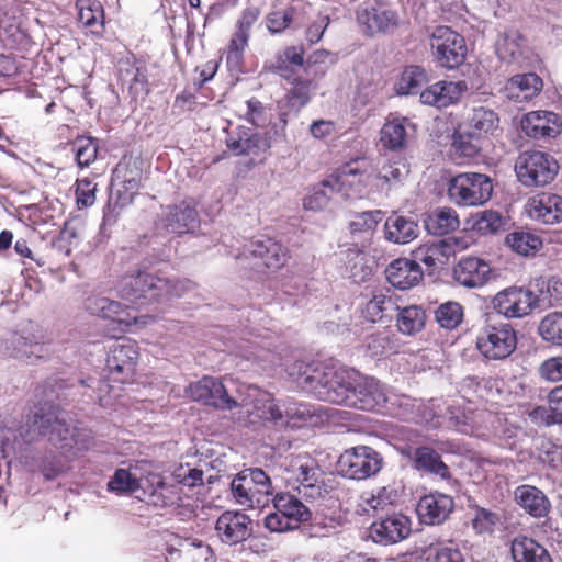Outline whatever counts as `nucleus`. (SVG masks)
Returning <instances> with one entry per match:
<instances>
[{"instance_id": "obj_1", "label": "nucleus", "mask_w": 562, "mask_h": 562, "mask_svg": "<svg viewBox=\"0 0 562 562\" xmlns=\"http://www.w3.org/2000/svg\"><path fill=\"white\" fill-rule=\"evenodd\" d=\"M355 371L337 370L319 362L295 361L289 370L293 382L316 398L349 407Z\"/></svg>"}, {"instance_id": "obj_2", "label": "nucleus", "mask_w": 562, "mask_h": 562, "mask_svg": "<svg viewBox=\"0 0 562 562\" xmlns=\"http://www.w3.org/2000/svg\"><path fill=\"white\" fill-rule=\"evenodd\" d=\"M304 54L303 46H286L276 56L272 65V71L291 86L284 98L278 102L279 120L283 127L286 126L290 115H297L310 103L316 88L313 79L299 75L304 66Z\"/></svg>"}, {"instance_id": "obj_3", "label": "nucleus", "mask_w": 562, "mask_h": 562, "mask_svg": "<svg viewBox=\"0 0 562 562\" xmlns=\"http://www.w3.org/2000/svg\"><path fill=\"white\" fill-rule=\"evenodd\" d=\"M138 360L139 346L137 341L130 338L119 339L109 347L104 379L95 380L89 378L88 380H80V384L94 387L97 383L95 400L101 406H108L110 404L108 395L113 387L110 383L126 384L134 381Z\"/></svg>"}, {"instance_id": "obj_4", "label": "nucleus", "mask_w": 562, "mask_h": 562, "mask_svg": "<svg viewBox=\"0 0 562 562\" xmlns=\"http://www.w3.org/2000/svg\"><path fill=\"white\" fill-rule=\"evenodd\" d=\"M61 409L53 404L41 407L32 417L31 428L37 436H47L48 441L63 453L87 451L93 437L90 430L70 427L60 417Z\"/></svg>"}, {"instance_id": "obj_5", "label": "nucleus", "mask_w": 562, "mask_h": 562, "mask_svg": "<svg viewBox=\"0 0 562 562\" xmlns=\"http://www.w3.org/2000/svg\"><path fill=\"white\" fill-rule=\"evenodd\" d=\"M108 488L117 493H137V498L155 507L173 505L178 499L176 487L165 483L158 472L148 471L136 476L130 470L117 469L108 483Z\"/></svg>"}, {"instance_id": "obj_6", "label": "nucleus", "mask_w": 562, "mask_h": 562, "mask_svg": "<svg viewBox=\"0 0 562 562\" xmlns=\"http://www.w3.org/2000/svg\"><path fill=\"white\" fill-rule=\"evenodd\" d=\"M322 471L317 461L308 453L290 454L281 463V476L285 484L306 498L322 495Z\"/></svg>"}, {"instance_id": "obj_7", "label": "nucleus", "mask_w": 562, "mask_h": 562, "mask_svg": "<svg viewBox=\"0 0 562 562\" xmlns=\"http://www.w3.org/2000/svg\"><path fill=\"white\" fill-rule=\"evenodd\" d=\"M517 347V334L513 325L487 318L475 337V348L488 361L507 359Z\"/></svg>"}, {"instance_id": "obj_8", "label": "nucleus", "mask_w": 562, "mask_h": 562, "mask_svg": "<svg viewBox=\"0 0 562 562\" xmlns=\"http://www.w3.org/2000/svg\"><path fill=\"white\" fill-rule=\"evenodd\" d=\"M518 181L527 187H544L551 183L559 172L558 161L540 150H526L519 154L515 162Z\"/></svg>"}, {"instance_id": "obj_9", "label": "nucleus", "mask_w": 562, "mask_h": 562, "mask_svg": "<svg viewBox=\"0 0 562 562\" xmlns=\"http://www.w3.org/2000/svg\"><path fill=\"white\" fill-rule=\"evenodd\" d=\"M492 180L484 173H458L448 183V196L451 202L459 206L482 205L492 198Z\"/></svg>"}, {"instance_id": "obj_10", "label": "nucleus", "mask_w": 562, "mask_h": 562, "mask_svg": "<svg viewBox=\"0 0 562 562\" xmlns=\"http://www.w3.org/2000/svg\"><path fill=\"white\" fill-rule=\"evenodd\" d=\"M429 46L434 60L442 68L457 69L465 61V40L450 26L434 27L429 36Z\"/></svg>"}, {"instance_id": "obj_11", "label": "nucleus", "mask_w": 562, "mask_h": 562, "mask_svg": "<svg viewBox=\"0 0 562 562\" xmlns=\"http://www.w3.org/2000/svg\"><path fill=\"white\" fill-rule=\"evenodd\" d=\"M274 512L265 518V526L272 532H284L300 527L311 518L310 509L294 495L278 493L273 498Z\"/></svg>"}, {"instance_id": "obj_12", "label": "nucleus", "mask_w": 562, "mask_h": 562, "mask_svg": "<svg viewBox=\"0 0 562 562\" xmlns=\"http://www.w3.org/2000/svg\"><path fill=\"white\" fill-rule=\"evenodd\" d=\"M383 458L369 446H356L345 450L337 462L338 471L352 480L375 475L382 468Z\"/></svg>"}, {"instance_id": "obj_13", "label": "nucleus", "mask_w": 562, "mask_h": 562, "mask_svg": "<svg viewBox=\"0 0 562 562\" xmlns=\"http://www.w3.org/2000/svg\"><path fill=\"white\" fill-rule=\"evenodd\" d=\"M117 291L122 299L136 303L139 299H158L168 291V281L151 273L139 271L121 278Z\"/></svg>"}, {"instance_id": "obj_14", "label": "nucleus", "mask_w": 562, "mask_h": 562, "mask_svg": "<svg viewBox=\"0 0 562 562\" xmlns=\"http://www.w3.org/2000/svg\"><path fill=\"white\" fill-rule=\"evenodd\" d=\"M492 303L494 310L508 319L522 318L537 310L529 286H508L499 291Z\"/></svg>"}, {"instance_id": "obj_15", "label": "nucleus", "mask_w": 562, "mask_h": 562, "mask_svg": "<svg viewBox=\"0 0 562 562\" xmlns=\"http://www.w3.org/2000/svg\"><path fill=\"white\" fill-rule=\"evenodd\" d=\"M325 186H334L337 191L345 194L374 193L372 175L359 167L358 161L345 164L335 173L326 178Z\"/></svg>"}, {"instance_id": "obj_16", "label": "nucleus", "mask_w": 562, "mask_h": 562, "mask_svg": "<svg viewBox=\"0 0 562 562\" xmlns=\"http://www.w3.org/2000/svg\"><path fill=\"white\" fill-rule=\"evenodd\" d=\"M246 254V257L254 260L255 265L272 271L284 267L290 257L289 249L269 236H260L250 240Z\"/></svg>"}, {"instance_id": "obj_17", "label": "nucleus", "mask_w": 562, "mask_h": 562, "mask_svg": "<svg viewBox=\"0 0 562 562\" xmlns=\"http://www.w3.org/2000/svg\"><path fill=\"white\" fill-rule=\"evenodd\" d=\"M187 394L195 402L220 409L231 411L238 406L237 401L228 395L223 382L213 376L205 375L201 380L189 384Z\"/></svg>"}, {"instance_id": "obj_18", "label": "nucleus", "mask_w": 562, "mask_h": 562, "mask_svg": "<svg viewBox=\"0 0 562 562\" xmlns=\"http://www.w3.org/2000/svg\"><path fill=\"white\" fill-rule=\"evenodd\" d=\"M386 403V394L376 379L356 374L349 407L382 413Z\"/></svg>"}, {"instance_id": "obj_19", "label": "nucleus", "mask_w": 562, "mask_h": 562, "mask_svg": "<svg viewBox=\"0 0 562 562\" xmlns=\"http://www.w3.org/2000/svg\"><path fill=\"white\" fill-rule=\"evenodd\" d=\"M215 536L227 546L246 541L252 533V520L239 510H225L215 522Z\"/></svg>"}, {"instance_id": "obj_20", "label": "nucleus", "mask_w": 562, "mask_h": 562, "mask_svg": "<svg viewBox=\"0 0 562 562\" xmlns=\"http://www.w3.org/2000/svg\"><path fill=\"white\" fill-rule=\"evenodd\" d=\"M112 178L120 184L116 192L117 203L121 206L132 204L138 194L143 178V170L138 162L131 157H123L113 170Z\"/></svg>"}, {"instance_id": "obj_21", "label": "nucleus", "mask_w": 562, "mask_h": 562, "mask_svg": "<svg viewBox=\"0 0 562 562\" xmlns=\"http://www.w3.org/2000/svg\"><path fill=\"white\" fill-rule=\"evenodd\" d=\"M261 8L255 4L241 10L235 22V29L227 45V60L241 59L251 35L252 26L261 15Z\"/></svg>"}, {"instance_id": "obj_22", "label": "nucleus", "mask_w": 562, "mask_h": 562, "mask_svg": "<svg viewBox=\"0 0 562 562\" xmlns=\"http://www.w3.org/2000/svg\"><path fill=\"white\" fill-rule=\"evenodd\" d=\"M464 247L460 238L449 237L437 243L420 245L413 251V256L416 262H423L427 269L435 271L445 267L458 248Z\"/></svg>"}, {"instance_id": "obj_23", "label": "nucleus", "mask_w": 562, "mask_h": 562, "mask_svg": "<svg viewBox=\"0 0 562 562\" xmlns=\"http://www.w3.org/2000/svg\"><path fill=\"white\" fill-rule=\"evenodd\" d=\"M453 509L454 501L450 495L434 492L419 498L416 514L420 524L439 526L449 518Z\"/></svg>"}, {"instance_id": "obj_24", "label": "nucleus", "mask_w": 562, "mask_h": 562, "mask_svg": "<svg viewBox=\"0 0 562 562\" xmlns=\"http://www.w3.org/2000/svg\"><path fill=\"white\" fill-rule=\"evenodd\" d=\"M356 19L362 33L369 37L387 33L398 25L396 11L380 10L372 5H360L356 11Z\"/></svg>"}, {"instance_id": "obj_25", "label": "nucleus", "mask_w": 562, "mask_h": 562, "mask_svg": "<svg viewBox=\"0 0 562 562\" xmlns=\"http://www.w3.org/2000/svg\"><path fill=\"white\" fill-rule=\"evenodd\" d=\"M491 273L490 263L473 256L462 257L452 269L454 281L469 289L485 285L491 279Z\"/></svg>"}, {"instance_id": "obj_26", "label": "nucleus", "mask_w": 562, "mask_h": 562, "mask_svg": "<svg viewBox=\"0 0 562 562\" xmlns=\"http://www.w3.org/2000/svg\"><path fill=\"white\" fill-rule=\"evenodd\" d=\"M411 172L406 158L396 156L385 160L379 167L376 175H372L375 192L389 193L404 184Z\"/></svg>"}, {"instance_id": "obj_27", "label": "nucleus", "mask_w": 562, "mask_h": 562, "mask_svg": "<svg viewBox=\"0 0 562 562\" xmlns=\"http://www.w3.org/2000/svg\"><path fill=\"white\" fill-rule=\"evenodd\" d=\"M411 519L402 514H394L374 521L370 527V536L376 543H396L411 533Z\"/></svg>"}, {"instance_id": "obj_28", "label": "nucleus", "mask_w": 562, "mask_h": 562, "mask_svg": "<svg viewBox=\"0 0 562 562\" xmlns=\"http://www.w3.org/2000/svg\"><path fill=\"white\" fill-rule=\"evenodd\" d=\"M468 89L465 81L441 80L430 85L420 92V101L424 104L438 109L457 103Z\"/></svg>"}, {"instance_id": "obj_29", "label": "nucleus", "mask_w": 562, "mask_h": 562, "mask_svg": "<svg viewBox=\"0 0 562 562\" xmlns=\"http://www.w3.org/2000/svg\"><path fill=\"white\" fill-rule=\"evenodd\" d=\"M522 132L531 138L555 137L560 134L562 123L558 114L550 111H532L520 121Z\"/></svg>"}, {"instance_id": "obj_30", "label": "nucleus", "mask_w": 562, "mask_h": 562, "mask_svg": "<svg viewBox=\"0 0 562 562\" xmlns=\"http://www.w3.org/2000/svg\"><path fill=\"white\" fill-rule=\"evenodd\" d=\"M397 301L398 297L390 289L376 290L362 308V315L371 323L390 322L400 310Z\"/></svg>"}, {"instance_id": "obj_31", "label": "nucleus", "mask_w": 562, "mask_h": 562, "mask_svg": "<svg viewBox=\"0 0 562 562\" xmlns=\"http://www.w3.org/2000/svg\"><path fill=\"white\" fill-rule=\"evenodd\" d=\"M390 284L400 290H408L423 280V270L418 262L407 258L392 261L385 270Z\"/></svg>"}, {"instance_id": "obj_32", "label": "nucleus", "mask_w": 562, "mask_h": 562, "mask_svg": "<svg viewBox=\"0 0 562 562\" xmlns=\"http://www.w3.org/2000/svg\"><path fill=\"white\" fill-rule=\"evenodd\" d=\"M528 212L532 218L543 224L560 223L562 222V196L541 192L529 200Z\"/></svg>"}, {"instance_id": "obj_33", "label": "nucleus", "mask_w": 562, "mask_h": 562, "mask_svg": "<svg viewBox=\"0 0 562 562\" xmlns=\"http://www.w3.org/2000/svg\"><path fill=\"white\" fill-rule=\"evenodd\" d=\"M85 307L91 315L116 322L121 326L122 331L128 330L132 325L137 323L136 317H121L125 311L123 305L108 297L98 295L89 296L85 302Z\"/></svg>"}, {"instance_id": "obj_34", "label": "nucleus", "mask_w": 562, "mask_h": 562, "mask_svg": "<svg viewBox=\"0 0 562 562\" xmlns=\"http://www.w3.org/2000/svg\"><path fill=\"white\" fill-rule=\"evenodd\" d=\"M528 286L533 294L536 308L546 310L562 300V281L554 276L536 277Z\"/></svg>"}, {"instance_id": "obj_35", "label": "nucleus", "mask_w": 562, "mask_h": 562, "mask_svg": "<svg viewBox=\"0 0 562 562\" xmlns=\"http://www.w3.org/2000/svg\"><path fill=\"white\" fill-rule=\"evenodd\" d=\"M78 23L86 29V36L102 38L105 32L104 10L97 0H77Z\"/></svg>"}, {"instance_id": "obj_36", "label": "nucleus", "mask_w": 562, "mask_h": 562, "mask_svg": "<svg viewBox=\"0 0 562 562\" xmlns=\"http://www.w3.org/2000/svg\"><path fill=\"white\" fill-rule=\"evenodd\" d=\"M385 239L394 244H408L418 236V224L411 216L393 212L384 223Z\"/></svg>"}, {"instance_id": "obj_37", "label": "nucleus", "mask_w": 562, "mask_h": 562, "mask_svg": "<svg viewBox=\"0 0 562 562\" xmlns=\"http://www.w3.org/2000/svg\"><path fill=\"white\" fill-rule=\"evenodd\" d=\"M517 504L530 516L535 518L546 517L551 508V503L547 495L536 486L520 485L515 492Z\"/></svg>"}, {"instance_id": "obj_38", "label": "nucleus", "mask_w": 562, "mask_h": 562, "mask_svg": "<svg viewBox=\"0 0 562 562\" xmlns=\"http://www.w3.org/2000/svg\"><path fill=\"white\" fill-rule=\"evenodd\" d=\"M542 79L533 72L516 75L505 85V93L515 102H525L536 97L542 89Z\"/></svg>"}, {"instance_id": "obj_39", "label": "nucleus", "mask_w": 562, "mask_h": 562, "mask_svg": "<svg viewBox=\"0 0 562 562\" xmlns=\"http://www.w3.org/2000/svg\"><path fill=\"white\" fill-rule=\"evenodd\" d=\"M425 229L434 236L448 235L460 226L456 210L451 207H436L424 215Z\"/></svg>"}, {"instance_id": "obj_40", "label": "nucleus", "mask_w": 562, "mask_h": 562, "mask_svg": "<svg viewBox=\"0 0 562 562\" xmlns=\"http://www.w3.org/2000/svg\"><path fill=\"white\" fill-rule=\"evenodd\" d=\"M514 562H552L548 550L526 536L516 537L510 547Z\"/></svg>"}, {"instance_id": "obj_41", "label": "nucleus", "mask_w": 562, "mask_h": 562, "mask_svg": "<svg viewBox=\"0 0 562 562\" xmlns=\"http://www.w3.org/2000/svg\"><path fill=\"white\" fill-rule=\"evenodd\" d=\"M198 222V211L186 201L170 206L166 216V226L178 235L188 233L195 227Z\"/></svg>"}, {"instance_id": "obj_42", "label": "nucleus", "mask_w": 562, "mask_h": 562, "mask_svg": "<svg viewBox=\"0 0 562 562\" xmlns=\"http://www.w3.org/2000/svg\"><path fill=\"white\" fill-rule=\"evenodd\" d=\"M465 130L479 138L493 135L499 127V117L496 112L486 108H476L464 123Z\"/></svg>"}, {"instance_id": "obj_43", "label": "nucleus", "mask_w": 562, "mask_h": 562, "mask_svg": "<svg viewBox=\"0 0 562 562\" xmlns=\"http://www.w3.org/2000/svg\"><path fill=\"white\" fill-rule=\"evenodd\" d=\"M479 137L472 136L467 130L458 131L453 134L450 156L457 165L469 164L472 159L477 157L481 147L474 142Z\"/></svg>"}, {"instance_id": "obj_44", "label": "nucleus", "mask_w": 562, "mask_h": 562, "mask_svg": "<svg viewBox=\"0 0 562 562\" xmlns=\"http://www.w3.org/2000/svg\"><path fill=\"white\" fill-rule=\"evenodd\" d=\"M252 420L262 423L283 424L284 414L270 393L262 392L254 401L252 409L249 412Z\"/></svg>"}, {"instance_id": "obj_45", "label": "nucleus", "mask_w": 562, "mask_h": 562, "mask_svg": "<svg viewBox=\"0 0 562 562\" xmlns=\"http://www.w3.org/2000/svg\"><path fill=\"white\" fill-rule=\"evenodd\" d=\"M405 121L395 119L383 124L380 132V142L383 147L390 150H400L406 147L408 134Z\"/></svg>"}, {"instance_id": "obj_46", "label": "nucleus", "mask_w": 562, "mask_h": 562, "mask_svg": "<svg viewBox=\"0 0 562 562\" xmlns=\"http://www.w3.org/2000/svg\"><path fill=\"white\" fill-rule=\"evenodd\" d=\"M426 323V312L422 306L409 305L397 311L396 327L404 335L420 331Z\"/></svg>"}, {"instance_id": "obj_47", "label": "nucleus", "mask_w": 562, "mask_h": 562, "mask_svg": "<svg viewBox=\"0 0 562 562\" xmlns=\"http://www.w3.org/2000/svg\"><path fill=\"white\" fill-rule=\"evenodd\" d=\"M415 464L418 470L436 474L441 479L450 477L449 468L442 461L441 456L432 448H417L415 451Z\"/></svg>"}, {"instance_id": "obj_48", "label": "nucleus", "mask_w": 562, "mask_h": 562, "mask_svg": "<svg viewBox=\"0 0 562 562\" xmlns=\"http://www.w3.org/2000/svg\"><path fill=\"white\" fill-rule=\"evenodd\" d=\"M367 353L372 358H383L398 352L397 339L386 331H376L366 338Z\"/></svg>"}, {"instance_id": "obj_49", "label": "nucleus", "mask_w": 562, "mask_h": 562, "mask_svg": "<svg viewBox=\"0 0 562 562\" xmlns=\"http://www.w3.org/2000/svg\"><path fill=\"white\" fill-rule=\"evenodd\" d=\"M506 244L521 256H533L542 247V239L530 232H513L506 236Z\"/></svg>"}, {"instance_id": "obj_50", "label": "nucleus", "mask_w": 562, "mask_h": 562, "mask_svg": "<svg viewBox=\"0 0 562 562\" xmlns=\"http://www.w3.org/2000/svg\"><path fill=\"white\" fill-rule=\"evenodd\" d=\"M227 148L236 156L258 155L269 147L267 139L257 133L238 138L229 137L226 140Z\"/></svg>"}, {"instance_id": "obj_51", "label": "nucleus", "mask_w": 562, "mask_h": 562, "mask_svg": "<svg viewBox=\"0 0 562 562\" xmlns=\"http://www.w3.org/2000/svg\"><path fill=\"white\" fill-rule=\"evenodd\" d=\"M125 63L131 67L133 77L130 82V92L137 97L139 93L148 94L150 91L148 81V68L146 61L134 54L126 57Z\"/></svg>"}, {"instance_id": "obj_52", "label": "nucleus", "mask_w": 562, "mask_h": 562, "mask_svg": "<svg viewBox=\"0 0 562 562\" xmlns=\"http://www.w3.org/2000/svg\"><path fill=\"white\" fill-rule=\"evenodd\" d=\"M427 81L428 75L424 67L418 65L407 66L400 76L397 92L400 94L416 93Z\"/></svg>"}, {"instance_id": "obj_53", "label": "nucleus", "mask_w": 562, "mask_h": 562, "mask_svg": "<svg viewBox=\"0 0 562 562\" xmlns=\"http://www.w3.org/2000/svg\"><path fill=\"white\" fill-rule=\"evenodd\" d=\"M524 37L516 30H508L503 33L496 43L498 57L510 63L521 55V42Z\"/></svg>"}, {"instance_id": "obj_54", "label": "nucleus", "mask_w": 562, "mask_h": 562, "mask_svg": "<svg viewBox=\"0 0 562 562\" xmlns=\"http://www.w3.org/2000/svg\"><path fill=\"white\" fill-rule=\"evenodd\" d=\"M296 9L286 7L268 12L265 16V24L271 35H279L286 32L294 22Z\"/></svg>"}, {"instance_id": "obj_55", "label": "nucleus", "mask_w": 562, "mask_h": 562, "mask_svg": "<svg viewBox=\"0 0 562 562\" xmlns=\"http://www.w3.org/2000/svg\"><path fill=\"white\" fill-rule=\"evenodd\" d=\"M541 338L554 346H562V313L551 312L547 314L538 326Z\"/></svg>"}, {"instance_id": "obj_56", "label": "nucleus", "mask_w": 562, "mask_h": 562, "mask_svg": "<svg viewBox=\"0 0 562 562\" xmlns=\"http://www.w3.org/2000/svg\"><path fill=\"white\" fill-rule=\"evenodd\" d=\"M180 562H214L211 547L202 541L186 542L177 550Z\"/></svg>"}, {"instance_id": "obj_57", "label": "nucleus", "mask_w": 562, "mask_h": 562, "mask_svg": "<svg viewBox=\"0 0 562 562\" xmlns=\"http://www.w3.org/2000/svg\"><path fill=\"white\" fill-rule=\"evenodd\" d=\"M472 221L473 231L482 235L495 234L499 232L505 224V220L502 214L493 210H485L476 213L472 217Z\"/></svg>"}, {"instance_id": "obj_58", "label": "nucleus", "mask_w": 562, "mask_h": 562, "mask_svg": "<svg viewBox=\"0 0 562 562\" xmlns=\"http://www.w3.org/2000/svg\"><path fill=\"white\" fill-rule=\"evenodd\" d=\"M435 317L440 327L452 330L463 321V307L458 302H446L435 311Z\"/></svg>"}, {"instance_id": "obj_59", "label": "nucleus", "mask_w": 562, "mask_h": 562, "mask_svg": "<svg viewBox=\"0 0 562 562\" xmlns=\"http://www.w3.org/2000/svg\"><path fill=\"white\" fill-rule=\"evenodd\" d=\"M325 183L326 179L315 186L311 193L304 198L303 206L305 210L317 212L324 210L328 205L331 195L337 190L334 186H325Z\"/></svg>"}, {"instance_id": "obj_60", "label": "nucleus", "mask_w": 562, "mask_h": 562, "mask_svg": "<svg viewBox=\"0 0 562 562\" xmlns=\"http://www.w3.org/2000/svg\"><path fill=\"white\" fill-rule=\"evenodd\" d=\"M98 143L92 137L80 136L72 143L76 161L80 168L90 166L98 156Z\"/></svg>"}, {"instance_id": "obj_61", "label": "nucleus", "mask_w": 562, "mask_h": 562, "mask_svg": "<svg viewBox=\"0 0 562 562\" xmlns=\"http://www.w3.org/2000/svg\"><path fill=\"white\" fill-rule=\"evenodd\" d=\"M441 417V409L434 400L428 402L419 401L416 411V419H414V423L438 427L440 426Z\"/></svg>"}, {"instance_id": "obj_62", "label": "nucleus", "mask_w": 562, "mask_h": 562, "mask_svg": "<svg viewBox=\"0 0 562 562\" xmlns=\"http://www.w3.org/2000/svg\"><path fill=\"white\" fill-rule=\"evenodd\" d=\"M382 218L383 212L380 210L360 212L350 221L349 227L352 233L373 231Z\"/></svg>"}, {"instance_id": "obj_63", "label": "nucleus", "mask_w": 562, "mask_h": 562, "mask_svg": "<svg viewBox=\"0 0 562 562\" xmlns=\"http://www.w3.org/2000/svg\"><path fill=\"white\" fill-rule=\"evenodd\" d=\"M76 205L78 210L87 209L95 202L97 184L89 178L77 179L76 183Z\"/></svg>"}, {"instance_id": "obj_64", "label": "nucleus", "mask_w": 562, "mask_h": 562, "mask_svg": "<svg viewBox=\"0 0 562 562\" xmlns=\"http://www.w3.org/2000/svg\"><path fill=\"white\" fill-rule=\"evenodd\" d=\"M498 521L496 513L483 507H476L473 518L471 519L472 528L476 533H492Z\"/></svg>"}]
</instances>
